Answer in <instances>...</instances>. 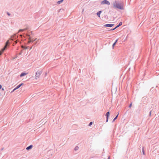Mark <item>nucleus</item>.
I'll use <instances>...</instances> for the list:
<instances>
[{"label": "nucleus", "instance_id": "obj_31", "mask_svg": "<svg viewBox=\"0 0 159 159\" xmlns=\"http://www.w3.org/2000/svg\"><path fill=\"white\" fill-rule=\"evenodd\" d=\"M119 27V26H118L117 25V26H116L115 27V29H116V28H118Z\"/></svg>", "mask_w": 159, "mask_h": 159}, {"label": "nucleus", "instance_id": "obj_29", "mask_svg": "<svg viewBox=\"0 0 159 159\" xmlns=\"http://www.w3.org/2000/svg\"><path fill=\"white\" fill-rule=\"evenodd\" d=\"M151 111H150L149 112V116H151Z\"/></svg>", "mask_w": 159, "mask_h": 159}, {"label": "nucleus", "instance_id": "obj_2", "mask_svg": "<svg viewBox=\"0 0 159 159\" xmlns=\"http://www.w3.org/2000/svg\"><path fill=\"white\" fill-rule=\"evenodd\" d=\"M42 70H38L35 73V79L38 80L40 76L42 73Z\"/></svg>", "mask_w": 159, "mask_h": 159}, {"label": "nucleus", "instance_id": "obj_27", "mask_svg": "<svg viewBox=\"0 0 159 159\" xmlns=\"http://www.w3.org/2000/svg\"><path fill=\"white\" fill-rule=\"evenodd\" d=\"M7 15H8V16H10L11 15V14L10 13H9V12H7Z\"/></svg>", "mask_w": 159, "mask_h": 159}, {"label": "nucleus", "instance_id": "obj_3", "mask_svg": "<svg viewBox=\"0 0 159 159\" xmlns=\"http://www.w3.org/2000/svg\"><path fill=\"white\" fill-rule=\"evenodd\" d=\"M17 38V36L16 35H15L14 36H12L11 37V40L14 41L16 39V40L15 41H14V42L13 43V45H14L17 43V40L16 39Z\"/></svg>", "mask_w": 159, "mask_h": 159}, {"label": "nucleus", "instance_id": "obj_13", "mask_svg": "<svg viewBox=\"0 0 159 159\" xmlns=\"http://www.w3.org/2000/svg\"><path fill=\"white\" fill-rule=\"evenodd\" d=\"M8 44V42L7 41L6 42V44L5 46H4V47L3 48H5V49L7 48V45Z\"/></svg>", "mask_w": 159, "mask_h": 159}, {"label": "nucleus", "instance_id": "obj_28", "mask_svg": "<svg viewBox=\"0 0 159 159\" xmlns=\"http://www.w3.org/2000/svg\"><path fill=\"white\" fill-rule=\"evenodd\" d=\"M5 48H3L2 49V52H4V51L5 50Z\"/></svg>", "mask_w": 159, "mask_h": 159}, {"label": "nucleus", "instance_id": "obj_16", "mask_svg": "<svg viewBox=\"0 0 159 159\" xmlns=\"http://www.w3.org/2000/svg\"><path fill=\"white\" fill-rule=\"evenodd\" d=\"M118 114H118L116 116V117L114 118L113 119V120H112V122H114L115 120L118 117Z\"/></svg>", "mask_w": 159, "mask_h": 159}, {"label": "nucleus", "instance_id": "obj_18", "mask_svg": "<svg viewBox=\"0 0 159 159\" xmlns=\"http://www.w3.org/2000/svg\"><path fill=\"white\" fill-rule=\"evenodd\" d=\"M122 24V22H120L119 24L117 25L119 27L120 26H121Z\"/></svg>", "mask_w": 159, "mask_h": 159}, {"label": "nucleus", "instance_id": "obj_25", "mask_svg": "<svg viewBox=\"0 0 159 159\" xmlns=\"http://www.w3.org/2000/svg\"><path fill=\"white\" fill-rule=\"evenodd\" d=\"M116 43H113V44H112V46L113 48H114V46H115V45H116Z\"/></svg>", "mask_w": 159, "mask_h": 159}, {"label": "nucleus", "instance_id": "obj_17", "mask_svg": "<svg viewBox=\"0 0 159 159\" xmlns=\"http://www.w3.org/2000/svg\"><path fill=\"white\" fill-rule=\"evenodd\" d=\"M79 149V147L78 146H76L75 148H74V149L75 151H76L78 150Z\"/></svg>", "mask_w": 159, "mask_h": 159}, {"label": "nucleus", "instance_id": "obj_1", "mask_svg": "<svg viewBox=\"0 0 159 159\" xmlns=\"http://www.w3.org/2000/svg\"><path fill=\"white\" fill-rule=\"evenodd\" d=\"M113 7L116 8L120 10H123L124 3L122 1H116L113 2Z\"/></svg>", "mask_w": 159, "mask_h": 159}, {"label": "nucleus", "instance_id": "obj_4", "mask_svg": "<svg viewBox=\"0 0 159 159\" xmlns=\"http://www.w3.org/2000/svg\"><path fill=\"white\" fill-rule=\"evenodd\" d=\"M101 4L102 5L107 4V5H110V2L107 0H104L101 2Z\"/></svg>", "mask_w": 159, "mask_h": 159}, {"label": "nucleus", "instance_id": "obj_32", "mask_svg": "<svg viewBox=\"0 0 159 159\" xmlns=\"http://www.w3.org/2000/svg\"><path fill=\"white\" fill-rule=\"evenodd\" d=\"M117 41H118V40H117V39L115 41V42L114 43H117Z\"/></svg>", "mask_w": 159, "mask_h": 159}, {"label": "nucleus", "instance_id": "obj_38", "mask_svg": "<svg viewBox=\"0 0 159 159\" xmlns=\"http://www.w3.org/2000/svg\"><path fill=\"white\" fill-rule=\"evenodd\" d=\"M32 47H30V49H32Z\"/></svg>", "mask_w": 159, "mask_h": 159}, {"label": "nucleus", "instance_id": "obj_41", "mask_svg": "<svg viewBox=\"0 0 159 159\" xmlns=\"http://www.w3.org/2000/svg\"><path fill=\"white\" fill-rule=\"evenodd\" d=\"M90 159H94L92 158H91Z\"/></svg>", "mask_w": 159, "mask_h": 159}, {"label": "nucleus", "instance_id": "obj_15", "mask_svg": "<svg viewBox=\"0 0 159 159\" xmlns=\"http://www.w3.org/2000/svg\"><path fill=\"white\" fill-rule=\"evenodd\" d=\"M21 48L25 49H27L29 48V47H25L23 46H22Z\"/></svg>", "mask_w": 159, "mask_h": 159}, {"label": "nucleus", "instance_id": "obj_19", "mask_svg": "<svg viewBox=\"0 0 159 159\" xmlns=\"http://www.w3.org/2000/svg\"><path fill=\"white\" fill-rule=\"evenodd\" d=\"M93 124V122H91L89 123V126H90L91 125Z\"/></svg>", "mask_w": 159, "mask_h": 159}, {"label": "nucleus", "instance_id": "obj_5", "mask_svg": "<svg viewBox=\"0 0 159 159\" xmlns=\"http://www.w3.org/2000/svg\"><path fill=\"white\" fill-rule=\"evenodd\" d=\"M110 112L108 111L107 112L106 114V122H107L108 121V119L110 115Z\"/></svg>", "mask_w": 159, "mask_h": 159}, {"label": "nucleus", "instance_id": "obj_35", "mask_svg": "<svg viewBox=\"0 0 159 159\" xmlns=\"http://www.w3.org/2000/svg\"><path fill=\"white\" fill-rule=\"evenodd\" d=\"M4 149V148H2L1 149V151H2Z\"/></svg>", "mask_w": 159, "mask_h": 159}, {"label": "nucleus", "instance_id": "obj_30", "mask_svg": "<svg viewBox=\"0 0 159 159\" xmlns=\"http://www.w3.org/2000/svg\"><path fill=\"white\" fill-rule=\"evenodd\" d=\"M28 27H26V28L24 29H23V30H24V31L25 30H27L28 29Z\"/></svg>", "mask_w": 159, "mask_h": 159}, {"label": "nucleus", "instance_id": "obj_7", "mask_svg": "<svg viewBox=\"0 0 159 159\" xmlns=\"http://www.w3.org/2000/svg\"><path fill=\"white\" fill-rule=\"evenodd\" d=\"M114 25L113 24H106L104 25L105 27H112Z\"/></svg>", "mask_w": 159, "mask_h": 159}, {"label": "nucleus", "instance_id": "obj_12", "mask_svg": "<svg viewBox=\"0 0 159 159\" xmlns=\"http://www.w3.org/2000/svg\"><path fill=\"white\" fill-rule=\"evenodd\" d=\"M8 44V42L7 41L6 42V44L5 46H4V47L3 48H5V49L7 48V45Z\"/></svg>", "mask_w": 159, "mask_h": 159}, {"label": "nucleus", "instance_id": "obj_6", "mask_svg": "<svg viewBox=\"0 0 159 159\" xmlns=\"http://www.w3.org/2000/svg\"><path fill=\"white\" fill-rule=\"evenodd\" d=\"M27 36L29 37V43H30L31 42H33L35 40V39H32L29 35H28Z\"/></svg>", "mask_w": 159, "mask_h": 159}, {"label": "nucleus", "instance_id": "obj_8", "mask_svg": "<svg viewBox=\"0 0 159 159\" xmlns=\"http://www.w3.org/2000/svg\"><path fill=\"white\" fill-rule=\"evenodd\" d=\"M33 147V146L32 145H30V146H28V147H27L26 148V149L27 150H29L31 149Z\"/></svg>", "mask_w": 159, "mask_h": 159}, {"label": "nucleus", "instance_id": "obj_33", "mask_svg": "<svg viewBox=\"0 0 159 159\" xmlns=\"http://www.w3.org/2000/svg\"><path fill=\"white\" fill-rule=\"evenodd\" d=\"M2 86L1 84H0V89L2 88Z\"/></svg>", "mask_w": 159, "mask_h": 159}, {"label": "nucleus", "instance_id": "obj_39", "mask_svg": "<svg viewBox=\"0 0 159 159\" xmlns=\"http://www.w3.org/2000/svg\"><path fill=\"white\" fill-rule=\"evenodd\" d=\"M107 159H110V157H108V158Z\"/></svg>", "mask_w": 159, "mask_h": 159}, {"label": "nucleus", "instance_id": "obj_9", "mask_svg": "<svg viewBox=\"0 0 159 159\" xmlns=\"http://www.w3.org/2000/svg\"><path fill=\"white\" fill-rule=\"evenodd\" d=\"M23 84V83H21L20 84L18 85L15 88V89H19L20 87Z\"/></svg>", "mask_w": 159, "mask_h": 159}, {"label": "nucleus", "instance_id": "obj_37", "mask_svg": "<svg viewBox=\"0 0 159 159\" xmlns=\"http://www.w3.org/2000/svg\"><path fill=\"white\" fill-rule=\"evenodd\" d=\"M2 52H0V56L2 54Z\"/></svg>", "mask_w": 159, "mask_h": 159}, {"label": "nucleus", "instance_id": "obj_14", "mask_svg": "<svg viewBox=\"0 0 159 159\" xmlns=\"http://www.w3.org/2000/svg\"><path fill=\"white\" fill-rule=\"evenodd\" d=\"M63 1V0H60L59 1H58L57 2V4H60Z\"/></svg>", "mask_w": 159, "mask_h": 159}, {"label": "nucleus", "instance_id": "obj_22", "mask_svg": "<svg viewBox=\"0 0 159 159\" xmlns=\"http://www.w3.org/2000/svg\"><path fill=\"white\" fill-rule=\"evenodd\" d=\"M24 31V30H23V29H20L19 30V32H21V31Z\"/></svg>", "mask_w": 159, "mask_h": 159}, {"label": "nucleus", "instance_id": "obj_34", "mask_svg": "<svg viewBox=\"0 0 159 159\" xmlns=\"http://www.w3.org/2000/svg\"><path fill=\"white\" fill-rule=\"evenodd\" d=\"M22 51H21L20 53H19V55H21L22 53Z\"/></svg>", "mask_w": 159, "mask_h": 159}, {"label": "nucleus", "instance_id": "obj_20", "mask_svg": "<svg viewBox=\"0 0 159 159\" xmlns=\"http://www.w3.org/2000/svg\"><path fill=\"white\" fill-rule=\"evenodd\" d=\"M104 18L107 19L108 18V17L107 15H106L104 16Z\"/></svg>", "mask_w": 159, "mask_h": 159}, {"label": "nucleus", "instance_id": "obj_36", "mask_svg": "<svg viewBox=\"0 0 159 159\" xmlns=\"http://www.w3.org/2000/svg\"><path fill=\"white\" fill-rule=\"evenodd\" d=\"M2 90L3 91V90H4V89L3 88H2Z\"/></svg>", "mask_w": 159, "mask_h": 159}, {"label": "nucleus", "instance_id": "obj_40", "mask_svg": "<svg viewBox=\"0 0 159 159\" xmlns=\"http://www.w3.org/2000/svg\"><path fill=\"white\" fill-rule=\"evenodd\" d=\"M61 10H63V9H60L59 10L61 11Z\"/></svg>", "mask_w": 159, "mask_h": 159}, {"label": "nucleus", "instance_id": "obj_26", "mask_svg": "<svg viewBox=\"0 0 159 159\" xmlns=\"http://www.w3.org/2000/svg\"><path fill=\"white\" fill-rule=\"evenodd\" d=\"M16 89H15V88L11 91V93H13V92H14L15 90H16Z\"/></svg>", "mask_w": 159, "mask_h": 159}, {"label": "nucleus", "instance_id": "obj_21", "mask_svg": "<svg viewBox=\"0 0 159 159\" xmlns=\"http://www.w3.org/2000/svg\"><path fill=\"white\" fill-rule=\"evenodd\" d=\"M143 148H144L143 147L142 148V152H143V155H144V151Z\"/></svg>", "mask_w": 159, "mask_h": 159}, {"label": "nucleus", "instance_id": "obj_10", "mask_svg": "<svg viewBox=\"0 0 159 159\" xmlns=\"http://www.w3.org/2000/svg\"><path fill=\"white\" fill-rule=\"evenodd\" d=\"M102 11H98V12L97 13V15L99 17H100V14H101V13H102Z\"/></svg>", "mask_w": 159, "mask_h": 159}, {"label": "nucleus", "instance_id": "obj_11", "mask_svg": "<svg viewBox=\"0 0 159 159\" xmlns=\"http://www.w3.org/2000/svg\"><path fill=\"white\" fill-rule=\"evenodd\" d=\"M27 74V73H26L25 72H22L20 74V77H21L23 76L26 75Z\"/></svg>", "mask_w": 159, "mask_h": 159}, {"label": "nucleus", "instance_id": "obj_24", "mask_svg": "<svg viewBox=\"0 0 159 159\" xmlns=\"http://www.w3.org/2000/svg\"><path fill=\"white\" fill-rule=\"evenodd\" d=\"M115 28H113V29H111L110 30H108L109 31H113V30H115Z\"/></svg>", "mask_w": 159, "mask_h": 159}, {"label": "nucleus", "instance_id": "obj_23", "mask_svg": "<svg viewBox=\"0 0 159 159\" xmlns=\"http://www.w3.org/2000/svg\"><path fill=\"white\" fill-rule=\"evenodd\" d=\"M132 106V102H131V103L129 105V108H131V106Z\"/></svg>", "mask_w": 159, "mask_h": 159}]
</instances>
